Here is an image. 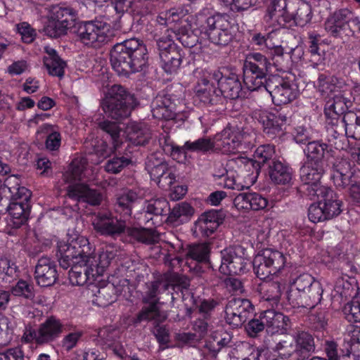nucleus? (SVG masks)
<instances>
[{
	"label": "nucleus",
	"instance_id": "nucleus-55",
	"mask_svg": "<svg viewBox=\"0 0 360 360\" xmlns=\"http://www.w3.org/2000/svg\"><path fill=\"white\" fill-rule=\"evenodd\" d=\"M131 162L132 161L131 158L127 155L126 156L116 155L108 160L105 168L108 172L117 174L120 172L124 167L130 165Z\"/></svg>",
	"mask_w": 360,
	"mask_h": 360
},
{
	"label": "nucleus",
	"instance_id": "nucleus-6",
	"mask_svg": "<svg viewBox=\"0 0 360 360\" xmlns=\"http://www.w3.org/2000/svg\"><path fill=\"white\" fill-rule=\"evenodd\" d=\"M285 264V257L283 254L271 249H266L257 254L252 262L254 271L261 280L276 275L283 269Z\"/></svg>",
	"mask_w": 360,
	"mask_h": 360
},
{
	"label": "nucleus",
	"instance_id": "nucleus-57",
	"mask_svg": "<svg viewBox=\"0 0 360 360\" xmlns=\"http://www.w3.org/2000/svg\"><path fill=\"white\" fill-rule=\"evenodd\" d=\"M198 75L197 84L198 90H208L213 89L217 90L218 82L214 79V72L210 73L207 70H202L198 72Z\"/></svg>",
	"mask_w": 360,
	"mask_h": 360
},
{
	"label": "nucleus",
	"instance_id": "nucleus-30",
	"mask_svg": "<svg viewBox=\"0 0 360 360\" xmlns=\"http://www.w3.org/2000/svg\"><path fill=\"white\" fill-rule=\"evenodd\" d=\"M69 271V280L73 285H84L88 281H93L98 276L94 271V267L86 262L73 264Z\"/></svg>",
	"mask_w": 360,
	"mask_h": 360
},
{
	"label": "nucleus",
	"instance_id": "nucleus-56",
	"mask_svg": "<svg viewBox=\"0 0 360 360\" xmlns=\"http://www.w3.org/2000/svg\"><path fill=\"white\" fill-rule=\"evenodd\" d=\"M232 29H226L221 31L207 32V37L210 42L219 46H224L229 44L233 39Z\"/></svg>",
	"mask_w": 360,
	"mask_h": 360
},
{
	"label": "nucleus",
	"instance_id": "nucleus-15",
	"mask_svg": "<svg viewBox=\"0 0 360 360\" xmlns=\"http://www.w3.org/2000/svg\"><path fill=\"white\" fill-rule=\"evenodd\" d=\"M243 135L240 131L232 127H227L214 138V148L223 153H236L241 144Z\"/></svg>",
	"mask_w": 360,
	"mask_h": 360
},
{
	"label": "nucleus",
	"instance_id": "nucleus-54",
	"mask_svg": "<svg viewBox=\"0 0 360 360\" xmlns=\"http://www.w3.org/2000/svg\"><path fill=\"white\" fill-rule=\"evenodd\" d=\"M184 15V11L181 8H172L161 13L157 18V22L161 25L169 26L178 22Z\"/></svg>",
	"mask_w": 360,
	"mask_h": 360
},
{
	"label": "nucleus",
	"instance_id": "nucleus-1",
	"mask_svg": "<svg viewBox=\"0 0 360 360\" xmlns=\"http://www.w3.org/2000/svg\"><path fill=\"white\" fill-rule=\"evenodd\" d=\"M110 63L119 75L143 70L148 65L147 49L136 39H129L114 46L110 51Z\"/></svg>",
	"mask_w": 360,
	"mask_h": 360
},
{
	"label": "nucleus",
	"instance_id": "nucleus-41",
	"mask_svg": "<svg viewBox=\"0 0 360 360\" xmlns=\"http://www.w3.org/2000/svg\"><path fill=\"white\" fill-rule=\"evenodd\" d=\"M127 138L134 145L143 146L150 139V134L142 124H131L127 127Z\"/></svg>",
	"mask_w": 360,
	"mask_h": 360
},
{
	"label": "nucleus",
	"instance_id": "nucleus-13",
	"mask_svg": "<svg viewBox=\"0 0 360 360\" xmlns=\"http://www.w3.org/2000/svg\"><path fill=\"white\" fill-rule=\"evenodd\" d=\"M253 115L262 124L264 132L269 139H274L283 134V127L287 121V117L283 113L256 110Z\"/></svg>",
	"mask_w": 360,
	"mask_h": 360
},
{
	"label": "nucleus",
	"instance_id": "nucleus-27",
	"mask_svg": "<svg viewBox=\"0 0 360 360\" xmlns=\"http://www.w3.org/2000/svg\"><path fill=\"white\" fill-rule=\"evenodd\" d=\"M172 105L170 95L165 91H160L151 103L153 117L158 120L172 119L174 116Z\"/></svg>",
	"mask_w": 360,
	"mask_h": 360
},
{
	"label": "nucleus",
	"instance_id": "nucleus-43",
	"mask_svg": "<svg viewBox=\"0 0 360 360\" xmlns=\"http://www.w3.org/2000/svg\"><path fill=\"white\" fill-rule=\"evenodd\" d=\"M160 58L162 68L170 75L177 71L182 61L180 50L162 54Z\"/></svg>",
	"mask_w": 360,
	"mask_h": 360
},
{
	"label": "nucleus",
	"instance_id": "nucleus-48",
	"mask_svg": "<svg viewBox=\"0 0 360 360\" xmlns=\"http://www.w3.org/2000/svg\"><path fill=\"white\" fill-rule=\"evenodd\" d=\"M99 127L110 135L112 141L113 148L115 150H117L122 143L120 139L121 129L118 124L115 122L105 120L99 123Z\"/></svg>",
	"mask_w": 360,
	"mask_h": 360
},
{
	"label": "nucleus",
	"instance_id": "nucleus-8",
	"mask_svg": "<svg viewBox=\"0 0 360 360\" xmlns=\"http://www.w3.org/2000/svg\"><path fill=\"white\" fill-rule=\"evenodd\" d=\"M146 169L150 174L151 179L163 189L169 188L176 181V176L172 168L155 154H151L147 158Z\"/></svg>",
	"mask_w": 360,
	"mask_h": 360
},
{
	"label": "nucleus",
	"instance_id": "nucleus-28",
	"mask_svg": "<svg viewBox=\"0 0 360 360\" xmlns=\"http://www.w3.org/2000/svg\"><path fill=\"white\" fill-rule=\"evenodd\" d=\"M210 246L208 243H195L190 245L186 253V264L191 270L198 271V264L209 260Z\"/></svg>",
	"mask_w": 360,
	"mask_h": 360
},
{
	"label": "nucleus",
	"instance_id": "nucleus-19",
	"mask_svg": "<svg viewBox=\"0 0 360 360\" xmlns=\"http://www.w3.org/2000/svg\"><path fill=\"white\" fill-rule=\"evenodd\" d=\"M34 278L41 287H49L58 280V272L54 261L48 257H41L35 266Z\"/></svg>",
	"mask_w": 360,
	"mask_h": 360
},
{
	"label": "nucleus",
	"instance_id": "nucleus-11",
	"mask_svg": "<svg viewBox=\"0 0 360 360\" xmlns=\"http://www.w3.org/2000/svg\"><path fill=\"white\" fill-rule=\"evenodd\" d=\"M253 313V306L250 300L233 298L228 302L225 308V319L233 327L241 326Z\"/></svg>",
	"mask_w": 360,
	"mask_h": 360
},
{
	"label": "nucleus",
	"instance_id": "nucleus-5",
	"mask_svg": "<svg viewBox=\"0 0 360 360\" xmlns=\"http://www.w3.org/2000/svg\"><path fill=\"white\" fill-rule=\"evenodd\" d=\"M6 188L11 193V202L6 209L13 218V225L19 227L30 216L31 192L23 186L10 187L7 185Z\"/></svg>",
	"mask_w": 360,
	"mask_h": 360
},
{
	"label": "nucleus",
	"instance_id": "nucleus-58",
	"mask_svg": "<svg viewBox=\"0 0 360 360\" xmlns=\"http://www.w3.org/2000/svg\"><path fill=\"white\" fill-rule=\"evenodd\" d=\"M274 351L277 352L282 359H288L292 355L296 358V349L293 340H281L276 344Z\"/></svg>",
	"mask_w": 360,
	"mask_h": 360
},
{
	"label": "nucleus",
	"instance_id": "nucleus-21",
	"mask_svg": "<svg viewBox=\"0 0 360 360\" xmlns=\"http://www.w3.org/2000/svg\"><path fill=\"white\" fill-rule=\"evenodd\" d=\"M68 196L78 202H86L91 205H99L103 200V195L98 191L90 188L85 184H74L67 188Z\"/></svg>",
	"mask_w": 360,
	"mask_h": 360
},
{
	"label": "nucleus",
	"instance_id": "nucleus-39",
	"mask_svg": "<svg viewBox=\"0 0 360 360\" xmlns=\"http://www.w3.org/2000/svg\"><path fill=\"white\" fill-rule=\"evenodd\" d=\"M169 203L165 198L151 199L145 202L143 212L146 223H148L153 219L151 217L147 215H162L169 210Z\"/></svg>",
	"mask_w": 360,
	"mask_h": 360
},
{
	"label": "nucleus",
	"instance_id": "nucleus-47",
	"mask_svg": "<svg viewBox=\"0 0 360 360\" xmlns=\"http://www.w3.org/2000/svg\"><path fill=\"white\" fill-rule=\"evenodd\" d=\"M137 194L133 191H128L117 198L116 210L122 212L125 216H129L131 214V204L137 199Z\"/></svg>",
	"mask_w": 360,
	"mask_h": 360
},
{
	"label": "nucleus",
	"instance_id": "nucleus-7",
	"mask_svg": "<svg viewBox=\"0 0 360 360\" xmlns=\"http://www.w3.org/2000/svg\"><path fill=\"white\" fill-rule=\"evenodd\" d=\"M110 26L101 21H88L79 25L77 31L79 41L86 46L100 47L109 40Z\"/></svg>",
	"mask_w": 360,
	"mask_h": 360
},
{
	"label": "nucleus",
	"instance_id": "nucleus-14",
	"mask_svg": "<svg viewBox=\"0 0 360 360\" xmlns=\"http://www.w3.org/2000/svg\"><path fill=\"white\" fill-rule=\"evenodd\" d=\"M126 288L129 289V281L127 278L117 281V278L112 277L111 282L98 289L93 302L101 307H108L113 303L118 295L125 291Z\"/></svg>",
	"mask_w": 360,
	"mask_h": 360
},
{
	"label": "nucleus",
	"instance_id": "nucleus-26",
	"mask_svg": "<svg viewBox=\"0 0 360 360\" xmlns=\"http://www.w3.org/2000/svg\"><path fill=\"white\" fill-rule=\"evenodd\" d=\"M116 255V251L112 247H105L96 255L91 247V253L86 259V264L94 267V271L98 276H102Z\"/></svg>",
	"mask_w": 360,
	"mask_h": 360
},
{
	"label": "nucleus",
	"instance_id": "nucleus-2",
	"mask_svg": "<svg viewBox=\"0 0 360 360\" xmlns=\"http://www.w3.org/2000/svg\"><path fill=\"white\" fill-rule=\"evenodd\" d=\"M323 288L319 281L307 273L292 279L287 297L293 307L314 308L322 298Z\"/></svg>",
	"mask_w": 360,
	"mask_h": 360
},
{
	"label": "nucleus",
	"instance_id": "nucleus-34",
	"mask_svg": "<svg viewBox=\"0 0 360 360\" xmlns=\"http://www.w3.org/2000/svg\"><path fill=\"white\" fill-rule=\"evenodd\" d=\"M328 146L326 143L319 141H311L307 145L304 153L307 156V162L316 163L323 165V159L327 158L329 153Z\"/></svg>",
	"mask_w": 360,
	"mask_h": 360
},
{
	"label": "nucleus",
	"instance_id": "nucleus-51",
	"mask_svg": "<svg viewBox=\"0 0 360 360\" xmlns=\"http://www.w3.org/2000/svg\"><path fill=\"white\" fill-rule=\"evenodd\" d=\"M173 35H176L172 30H167L166 35L160 37L157 40V48L159 56L180 50L173 41Z\"/></svg>",
	"mask_w": 360,
	"mask_h": 360
},
{
	"label": "nucleus",
	"instance_id": "nucleus-50",
	"mask_svg": "<svg viewBox=\"0 0 360 360\" xmlns=\"http://www.w3.org/2000/svg\"><path fill=\"white\" fill-rule=\"evenodd\" d=\"M18 266L6 257H0V280L10 282L17 276Z\"/></svg>",
	"mask_w": 360,
	"mask_h": 360
},
{
	"label": "nucleus",
	"instance_id": "nucleus-25",
	"mask_svg": "<svg viewBox=\"0 0 360 360\" xmlns=\"http://www.w3.org/2000/svg\"><path fill=\"white\" fill-rule=\"evenodd\" d=\"M354 171L351 164L345 159L333 163L330 179L338 188H345L354 181Z\"/></svg>",
	"mask_w": 360,
	"mask_h": 360
},
{
	"label": "nucleus",
	"instance_id": "nucleus-36",
	"mask_svg": "<svg viewBox=\"0 0 360 360\" xmlns=\"http://www.w3.org/2000/svg\"><path fill=\"white\" fill-rule=\"evenodd\" d=\"M269 174L272 181L277 184H288L292 180V169L280 161L269 165Z\"/></svg>",
	"mask_w": 360,
	"mask_h": 360
},
{
	"label": "nucleus",
	"instance_id": "nucleus-61",
	"mask_svg": "<svg viewBox=\"0 0 360 360\" xmlns=\"http://www.w3.org/2000/svg\"><path fill=\"white\" fill-rule=\"evenodd\" d=\"M319 88L322 90H337L342 89L345 86V82L335 77H326L325 75H320L318 79Z\"/></svg>",
	"mask_w": 360,
	"mask_h": 360
},
{
	"label": "nucleus",
	"instance_id": "nucleus-12",
	"mask_svg": "<svg viewBox=\"0 0 360 360\" xmlns=\"http://www.w3.org/2000/svg\"><path fill=\"white\" fill-rule=\"evenodd\" d=\"M352 20L359 22L358 18H354L352 11L340 8L328 15L324 22V29L328 35L340 37L348 30L349 22Z\"/></svg>",
	"mask_w": 360,
	"mask_h": 360
},
{
	"label": "nucleus",
	"instance_id": "nucleus-31",
	"mask_svg": "<svg viewBox=\"0 0 360 360\" xmlns=\"http://www.w3.org/2000/svg\"><path fill=\"white\" fill-rule=\"evenodd\" d=\"M46 55L44 56V64L48 73L54 77H62L65 73L66 63L60 58L57 51L49 46H44Z\"/></svg>",
	"mask_w": 360,
	"mask_h": 360
},
{
	"label": "nucleus",
	"instance_id": "nucleus-20",
	"mask_svg": "<svg viewBox=\"0 0 360 360\" xmlns=\"http://www.w3.org/2000/svg\"><path fill=\"white\" fill-rule=\"evenodd\" d=\"M224 216L219 211L212 210L202 214L194 224L193 232L208 237L222 224Z\"/></svg>",
	"mask_w": 360,
	"mask_h": 360
},
{
	"label": "nucleus",
	"instance_id": "nucleus-9",
	"mask_svg": "<svg viewBox=\"0 0 360 360\" xmlns=\"http://www.w3.org/2000/svg\"><path fill=\"white\" fill-rule=\"evenodd\" d=\"M76 15L71 8H58L53 13L44 30L52 38L60 37L67 34L68 30L74 26Z\"/></svg>",
	"mask_w": 360,
	"mask_h": 360
},
{
	"label": "nucleus",
	"instance_id": "nucleus-38",
	"mask_svg": "<svg viewBox=\"0 0 360 360\" xmlns=\"http://www.w3.org/2000/svg\"><path fill=\"white\" fill-rule=\"evenodd\" d=\"M127 234L137 242L146 244H153L159 241L158 233L153 229L128 228Z\"/></svg>",
	"mask_w": 360,
	"mask_h": 360
},
{
	"label": "nucleus",
	"instance_id": "nucleus-45",
	"mask_svg": "<svg viewBox=\"0 0 360 360\" xmlns=\"http://www.w3.org/2000/svg\"><path fill=\"white\" fill-rule=\"evenodd\" d=\"M260 318L262 319L264 324L266 327H272L274 329H279L283 328L285 324L287 326L286 321L289 319L282 313L276 312L274 310H266L264 311Z\"/></svg>",
	"mask_w": 360,
	"mask_h": 360
},
{
	"label": "nucleus",
	"instance_id": "nucleus-40",
	"mask_svg": "<svg viewBox=\"0 0 360 360\" xmlns=\"http://www.w3.org/2000/svg\"><path fill=\"white\" fill-rule=\"evenodd\" d=\"M194 213V209L190 204L183 202L176 205L170 212L167 221L178 225L187 221Z\"/></svg>",
	"mask_w": 360,
	"mask_h": 360
},
{
	"label": "nucleus",
	"instance_id": "nucleus-33",
	"mask_svg": "<svg viewBox=\"0 0 360 360\" xmlns=\"http://www.w3.org/2000/svg\"><path fill=\"white\" fill-rule=\"evenodd\" d=\"M165 319L166 316L160 311L158 304L153 302L146 304L137 314L133 323L137 325L143 321H153V324H155L162 323Z\"/></svg>",
	"mask_w": 360,
	"mask_h": 360
},
{
	"label": "nucleus",
	"instance_id": "nucleus-59",
	"mask_svg": "<svg viewBox=\"0 0 360 360\" xmlns=\"http://www.w3.org/2000/svg\"><path fill=\"white\" fill-rule=\"evenodd\" d=\"M343 312L349 322H360V301L352 300L345 305Z\"/></svg>",
	"mask_w": 360,
	"mask_h": 360
},
{
	"label": "nucleus",
	"instance_id": "nucleus-62",
	"mask_svg": "<svg viewBox=\"0 0 360 360\" xmlns=\"http://www.w3.org/2000/svg\"><path fill=\"white\" fill-rule=\"evenodd\" d=\"M306 191L307 195L311 199H314L315 197L319 198L321 196L325 200V199L328 198L330 195H334L331 189L321 185L320 181L314 184L307 186L306 188Z\"/></svg>",
	"mask_w": 360,
	"mask_h": 360
},
{
	"label": "nucleus",
	"instance_id": "nucleus-63",
	"mask_svg": "<svg viewBox=\"0 0 360 360\" xmlns=\"http://www.w3.org/2000/svg\"><path fill=\"white\" fill-rule=\"evenodd\" d=\"M276 105L289 103L295 99L299 91H268Z\"/></svg>",
	"mask_w": 360,
	"mask_h": 360
},
{
	"label": "nucleus",
	"instance_id": "nucleus-60",
	"mask_svg": "<svg viewBox=\"0 0 360 360\" xmlns=\"http://www.w3.org/2000/svg\"><path fill=\"white\" fill-rule=\"evenodd\" d=\"M322 205L328 219L339 215L342 212V202L336 197L334 198L333 195H330L328 198H326Z\"/></svg>",
	"mask_w": 360,
	"mask_h": 360
},
{
	"label": "nucleus",
	"instance_id": "nucleus-64",
	"mask_svg": "<svg viewBox=\"0 0 360 360\" xmlns=\"http://www.w3.org/2000/svg\"><path fill=\"white\" fill-rule=\"evenodd\" d=\"M308 217L309 220L314 223L328 219L322 202H321L310 205L308 210Z\"/></svg>",
	"mask_w": 360,
	"mask_h": 360
},
{
	"label": "nucleus",
	"instance_id": "nucleus-44",
	"mask_svg": "<svg viewBox=\"0 0 360 360\" xmlns=\"http://www.w3.org/2000/svg\"><path fill=\"white\" fill-rule=\"evenodd\" d=\"M206 33L232 29L229 16L226 14L216 13L206 19Z\"/></svg>",
	"mask_w": 360,
	"mask_h": 360
},
{
	"label": "nucleus",
	"instance_id": "nucleus-16",
	"mask_svg": "<svg viewBox=\"0 0 360 360\" xmlns=\"http://www.w3.org/2000/svg\"><path fill=\"white\" fill-rule=\"evenodd\" d=\"M92 225L96 232L112 237L120 236L126 229L124 221L118 220L107 213L96 215L92 221Z\"/></svg>",
	"mask_w": 360,
	"mask_h": 360
},
{
	"label": "nucleus",
	"instance_id": "nucleus-52",
	"mask_svg": "<svg viewBox=\"0 0 360 360\" xmlns=\"http://www.w3.org/2000/svg\"><path fill=\"white\" fill-rule=\"evenodd\" d=\"M264 349H259L248 342H242L237 346V353L242 360H259Z\"/></svg>",
	"mask_w": 360,
	"mask_h": 360
},
{
	"label": "nucleus",
	"instance_id": "nucleus-22",
	"mask_svg": "<svg viewBox=\"0 0 360 360\" xmlns=\"http://www.w3.org/2000/svg\"><path fill=\"white\" fill-rule=\"evenodd\" d=\"M296 349V360H307L315 351L314 338L311 334L301 329L291 334Z\"/></svg>",
	"mask_w": 360,
	"mask_h": 360
},
{
	"label": "nucleus",
	"instance_id": "nucleus-23",
	"mask_svg": "<svg viewBox=\"0 0 360 360\" xmlns=\"http://www.w3.org/2000/svg\"><path fill=\"white\" fill-rule=\"evenodd\" d=\"M271 63L267 58L258 52L250 53L246 56L243 69L245 72H251L257 79L264 78L271 72Z\"/></svg>",
	"mask_w": 360,
	"mask_h": 360
},
{
	"label": "nucleus",
	"instance_id": "nucleus-37",
	"mask_svg": "<svg viewBox=\"0 0 360 360\" xmlns=\"http://www.w3.org/2000/svg\"><path fill=\"white\" fill-rule=\"evenodd\" d=\"M342 351L345 356L353 354L360 357V327L353 328L345 335Z\"/></svg>",
	"mask_w": 360,
	"mask_h": 360
},
{
	"label": "nucleus",
	"instance_id": "nucleus-4",
	"mask_svg": "<svg viewBox=\"0 0 360 360\" xmlns=\"http://www.w3.org/2000/svg\"><path fill=\"white\" fill-rule=\"evenodd\" d=\"M108 93L103 101V108L112 119L128 117L131 111L139 105V101L134 94L129 91H112Z\"/></svg>",
	"mask_w": 360,
	"mask_h": 360
},
{
	"label": "nucleus",
	"instance_id": "nucleus-18",
	"mask_svg": "<svg viewBox=\"0 0 360 360\" xmlns=\"http://www.w3.org/2000/svg\"><path fill=\"white\" fill-rule=\"evenodd\" d=\"M63 331V324L54 316L48 318L39 326L37 332H30L27 335V340H35L39 344L53 341Z\"/></svg>",
	"mask_w": 360,
	"mask_h": 360
},
{
	"label": "nucleus",
	"instance_id": "nucleus-17",
	"mask_svg": "<svg viewBox=\"0 0 360 360\" xmlns=\"http://www.w3.org/2000/svg\"><path fill=\"white\" fill-rule=\"evenodd\" d=\"M285 0H273L268 6L264 20L267 26L276 30L290 22L291 17L286 11Z\"/></svg>",
	"mask_w": 360,
	"mask_h": 360
},
{
	"label": "nucleus",
	"instance_id": "nucleus-42",
	"mask_svg": "<svg viewBox=\"0 0 360 360\" xmlns=\"http://www.w3.org/2000/svg\"><path fill=\"white\" fill-rule=\"evenodd\" d=\"M86 164L87 161L85 158L74 159L63 174L64 181L69 183L72 181L81 180L84 176V172Z\"/></svg>",
	"mask_w": 360,
	"mask_h": 360
},
{
	"label": "nucleus",
	"instance_id": "nucleus-35",
	"mask_svg": "<svg viewBox=\"0 0 360 360\" xmlns=\"http://www.w3.org/2000/svg\"><path fill=\"white\" fill-rule=\"evenodd\" d=\"M324 172L323 165L306 162L300 171L301 181L307 186L314 184L320 181Z\"/></svg>",
	"mask_w": 360,
	"mask_h": 360
},
{
	"label": "nucleus",
	"instance_id": "nucleus-3",
	"mask_svg": "<svg viewBox=\"0 0 360 360\" xmlns=\"http://www.w3.org/2000/svg\"><path fill=\"white\" fill-rule=\"evenodd\" d=\"M57 247L59 264L65 269L73 264L86 262L89 254L91 253V246L83 236L59 241Z\"/></svg>",
	"mask_w": 360,
	"mask_h": 360
},
{
	"label": "nucleus",
	"instance_id": "nucleus-32",
	"mask_svg": "<svg viewBox=\"0 0 360 360\" xmlns=\"http://www.w3.org/2000/svg\"><path fill=\"white\" fill-rule=\"evenodd\" d=\"M285 289V283L280 278H274L266 280L260 285V290L264 299L271 302L272 304H277L281 299L283 292Z\"/></svg>",
	"mask_w": 360,
	"mask_h": 360
},
{
	"label": "nucleus",
	"instance_id": "nucleus-53",
	"mask_svg": "<svg viewBox=\"0 0 360 360\" xmlns=\"http://www.w3.org/2000/svg\"><path fill=\"white\" fill-rule=\"evenodd\" d=\"M184 148L191 152L206 153L214 148V140L200 138L194 141H188L184 143Z\"/></svg>",
	"mask_w": 360,
	"mask_h": 360
},
{
	"label": "nucleus",
	"instance_id": "nucleus-29",
	"mask_svg": "<svg viewBox=\"0 0 360 360\" xmlns=\"http://www.w3.org/2000/svg\"><path fill=\"white\" fill-rule=\"evenodd\" d=\"M234 205L238 209L262 210L266 207L268 200L261 194L257 193H239L233 200Z\"/></svg>",
	"mask_w": 360,
	"mask_h": 360
},
{
	"label": "nucleus",
	"instance_id": "nucleus-24",
	"mask_svg": "<svg viewBox=\"0 0 360 360\" xmlns=\"http://www.w3.org/2000/svg\"><path fill=\"white\" fill-rule=\"evenodd\" d=\"M351 101L342 96H335L332 101H328L325 107V115L329 124L337 125L339 122L344 124L342 115H345L346 110L351 106Z\"/></svg>",
	"mask_w": 360,
	"mask_h": 360
},
{
	"label": "nucleus",
	"instance_id": "nucleus-10",
	"mask_svg": "<svg viewBox=\"0 0 360 360\" xmlns=\"http://www.w3.org/2000/svg\"><path fill=\"white\" fill-rule=\"evenodd\" d=\"M219 271L225 275L240 274L244 272L246 259L241 246L229 247L221 252Z\"/></svg>",
	"mask_w": 360,
	"mask_h": 360
},
{
	"label": "nucleus",
	"instance_id": "nucleus-46",
	"mask_svg": "<svg viewBox=\"0 0 360 360\" xmlns=\"http://www.w3.org/2000/svg\"><path fill=\"white\" fill-rule=\"evenodd\" d=\"M214 79L218 82L217 90H241L239 80L235 76L224 77L219 70L214 71Z\"/></svg>",
	"mask_w": 360,
	"mask_h": 360
},
{
	"label": "nucleus",
	"instance_id": "nucleus-49",
	"mask_svg": "<svg viewBox=\"0 0 360 360\" xmlns=\"http://www.w3.org/2000/svg\"><path fill=\"white\" fill-rule=\"evenodd\" d=\"M13 295L32 300L35 297L34 285L26 281L19 280L11 290Z\"/></svg>",
	"mask_w": 360,
	"mask_h": 360
}]
</instances>
